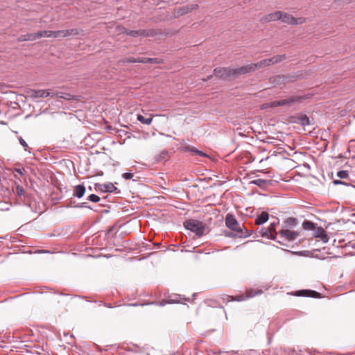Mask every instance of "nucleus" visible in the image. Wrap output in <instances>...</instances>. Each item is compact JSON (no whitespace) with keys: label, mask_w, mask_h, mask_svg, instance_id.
Wrapping results in <instances>:
<instances>
[{"label":"nucleus","mask_w":355,"mask_h":355,"mask_svg":"<svg viewBox=\"0 0 355 355\" xmlns=\"http://www.w3.org/2000/svg\"><path fill=\"white\" fill-rule=\"evenodd\" d=\"M184 227L196 234L198 237L204 234L205 225L199 220L190 219L184 223Z\"/></svg>","instance_id":"obj_3"},{"label":"nucleus","mask_w":355,"mask_h":355,"mask_svg":"<svg viewBox=\"0 0 355 355\" xmlns=\"http://www.w3.org/2000/svg\"><path fill=\"white\" fill-rule=\"evenodd\" d=\"M184 150H185L186 151L191 152L193 155H195V154H196V150H197L198 149H196V148H194V147L187 146V147H185V148H184Z\"/></svg>","instance_id":"obj_34"},{"label":"nucleus","mask_w":355,"mask_h":355,"mask_svg":"<svg viewBox=\"0 0 355 355\" xmlns=\"http://www.w3.org/2000/svg\"><path fill=\"white\" fill-rule=\"evenodd\" d=\"M263 293L261 289H254V288H249L246 291V296L245 297L243 296H239L236 299L237 301H241L246 298H250L253 297L257 295H261Z\"/></svg>","instance_id":"obj_13"},{"label":"nucleus","mask_w":355,"mask_h":355,"mask_svg":"<svg viewBox=\"0 0 355 355\" xmlns=\"http://www.w3.org/2000/svg\"><path fill=\"white\" fill-rule=\"evenodd\" d=\"M225 225L231 230L236 233L237 236L245 237L248 236L246 231L244 232L245 228L241 226L236 219L230 214H227L225 216Z\"/></svg>","instance_id":"obj_2"},{"label":"nucleus","mask_w":355,"mask_h":355,"mask_svg":"<svg viewBox=\"0 0 355 355\" xmlns=\"http://www.w3.org/2000/svg\"><path fill=\"white\" fill-rule=\"evenodd\" d=\"M33 37H34V40H35L41 37H51V35L50 31H40L36 33H33Z\"/></svg>","instance_id":"obj_21"},{"label":"nucleus","mask_w":355,"mask_h":355,"mask_svg":"<svg viewBox=\"0 0 355 355\" xmlns=\"http://www.w3.org/2000/svg\"><path fill=\"white\" fill-rule=\"evenodd\" d=\"M18 140H19V142L20 143V144L23 146L24 150L27 151L28 148V146L27 143L26 142V141L21 137H19Z\"/></svg>","instance_id":"obj_31"},{"label":"nucleus","mask_w":355,"mask_h":355,"mask_svg":"<svg viewBox=\"0 0 355 355\" xmlns=\"http://www.w3.org/2000/svg\"><path fill=\"white\" fill-rule=\"evenodd\" d=\"M278 223H279V220H278V221H277V222H276V221H273V222L270 223V226L268 227V230H270V234H271L272 235H273V234H275L276 235L277 234V231H276V230H275V226H276V225H277V224H278Z\"/></svg>","instance_id":"obj_26"},{"label":"nucleus","mask_w":355,"mask_h":355,"mask_svg":"<svg viewBox=\"0 0 355 355\" xmlns=\"http://www.w3.org/2000/svg\"><path fill=\"white\" fill-rule=\"evenodd\" d=\"M225 236H228V237H234V236H237V235H236V233L234 234L233 233L228 232V233L225 234Z\"/></svg>","instance_id":"obj_42"},{"label":"nucleus","mask_w":355,"mask_h":355,"mask_svg":"<svg viewBox=\"0 0 355 355\" xmlns=\"http://www.w3.org/2000/svg\"><path fill=\"white\" fill-rule=\"evenodd\" d=\"M337 176L340 179H346L349 176V173L347 171H339L337 173Z\"/></svg>","instance_id":"obj_28"},{"label":"nucleus","mask_w":355,"mask_h":355,"mask_svg":"<svg viewBox=\"0 0 355 355\" xmlns=\"http://www.w3.org/2000/svg\"><path fill=\"white\" fill-rule=\"evenodd\" d=\"M297 224V220L295 218L289 217L284 220L282 227L291 230L295 227Z\"/></svg>","instance_id":"obj_17"},{"label":"nucleus","mask_w":355,"mask_h":355,"mask_svg":"<svg viewBox=\"0 0 355 355\" xmlns=\"http://www.w3.org/2000/svg\"><path fill=\"white\" fill-rule=\"evenodd\" d=\"M124 33H126L127 35L131 36V37H138V36H148V33L146 30H135V31H131L125 29Z\"/></svg>","instance_id":"obj_16"},{"label":"nucleus","mask_w":355,"mask_h":355,"mask_svg":"<svg viewBox=\"0 0 355 355\" xmlns=\"http://www.w3.org/2000/svg\"><path fill=\"white\" fill-rule=\"evenodd\" d=\"M50 33L51 35V37H65L71 35H76L78 34V30L76 28L72 29H68V30H61V31H50Z\"/></svg>","instance_id":"obj_8"},{"label":"nucleus","mask_w":355,"mask_h":355,"mask_svg":"<svg viewBox=\"0 0 355 355\" xmlns=\"http://www.w3.org/2000/svg\"><path fill=\"white\" fill-rule=\"evenodd\" d=\"M215 76L220 78H226L233 76L232 69L230 68H216L214 70Z\"/></svg>","instance_id":"obj_9"},{"label":"nucleus","mask_w":355,"mask_h":355,"mask_svg":"<svg viewBox=\"0 0 355 355\" xmlns=\"http://www.w3.org/2000/svg\"><path fill=\"white\" fill-rule=\"evenodd\" d=\"M296 296H302V297H318L320 296V293L315 291L311 290H300L296 291Z\"/></svg>","instance_id":"obj_14"},{"label":"nucleus","mask_w":355,"mask_h":355,"mask_svg":"<svg viewBox=\"0 0 355 355\" xmlns=\"http://www.w3.org/2000/svg\"><path fill=\"white\" fill-rule=\"evenodd\" d=\"M295 122L304 126L310 124L309 119L306 115H301L297 116Z\"/></svg>","instance_id":"obj_22"},{"label":"nucleus","mask_w":355,"mask_h":355,"mask_svg":"<svg viewBox=\"0 0 355 355\" xmlns=\"http://www.w3.org/2000/svg\"><path fill=\"white\" fill-rule=\"evenodd\" d=\"M54 96L55 94L53 93H51L48 90L45 89L35 90L32 93V96L33 98H44L48 96L53 97Z\"/></svg>","instance_id":"obj_15"},{"label":"nucleus","mask_w":355,"mask_h":355,"mask_svg":"<svg viewBox=\"0 0 355 355\" xmlns=\"http://www.w3.org/2000/svg\"><path fill=\"white\" fill-rule=\"evenodd\" d=\"M258 233L260 234L261 237H264L266 239H270L271 240L276 241V234L272 235L270 234V230L268 228H261L258 230Z\"/></svg>","instance_id":"obj_18"},{"label":"nucleus","mask_w":355,"mask_h":355,"mask_svg":"<svg viewBox=\"0 0 355 355\" xmlns=\"http://www.w3.org/2000/svg\"><path fill=\"white\" fill-rule=\"evenodd\" d=\"M278 234L282 239L287 241H293L300 236L298 232L283 227L279 231Z\"/></svg>","instance_id":"obj_6"},{"label":"nucleus","mask_w":355,"mask_h":355,"mask_svg":"<svg viewBox=\"0 0 355 355\" xmlns=\"http://www.w3.org/2000/svg\"><path fill=\"white\" fill-rule=\"evenodd\" d=\"M254 66H253V63L248 64L247 65L232 69L233 72V76L236 77L241 75H244L248 73L254 72Z\"/></svg>","instance_id":"obj_7"},{"label":"nucleus","mask_w":355,"mask_h":355,"mask_svg":"<svg viewBox=\"0 0 355 355\" xmlns=\"http://www.w3.org/2000/svg\"><path fill=\"white\" fill-rule=\"evenodd\" d=\"M125 62L129 63H135L137 62L136 58L134 57H130L126 59Z\"/></svg>","instance_id":"obj_39"},{"label":"nucleus","mask_w":355,"mask_h":355,"mask_svg":"<svg viewBox=\"0 0 355 355\" xmlns=\"http://www.w3.org/2000/svg\"><path fill=\"white\" fill-rule=\"evenodd\" d=\"M150 58L141 57L142 63H149Z\"/></svg>","instance_id":"obj_41"},{"label":"nucleus","mask_w":355,"mask_h":355,"mask_svg":"<svg viewBox=\"0 0 355 355\" xmlns=\"http://www.w3.org/2000/svg\"><path fill=\"white\" fill-rule=\"evenodd\" d=\"M133 177V173H125L123 174V178L125 180L131 179Z\"/></svg>","instance_id":"obj_35"},{"label":"nucleus","mask_w":355,"mask_h":355,"mask_svg":"<svg viewBox=\"0 0 355 355\" xmlns=\"http://www.w3.org/2000/svg\"><path fill=\"white\" fill-rule=\"evenodd\" d=\"M167 156V153L164 151V152H162L158 156H157L155 157V161L157 162H159L160 161H162V159H165Z\"/></svg>","instance_id":"obj_32"},{"label":"nucleus","mask_w":355,"mask_h":355,"mask_svg":"<svg viewBox=\"0 0 355 355\" xmlns=\"http://www.w3.org/2000/svg\"><path fill=\"white\" fill-rule=\"evenodd\" d=\"M178 302H179V300H176V299H173V300L171 299L168 301L169 303H177Z\"/></svg>","instance_id":"obj_43"},{"label":"nucleus","mask_w":355,"mask_h":355,"mask_svg":"<svg viewBox=\"0 0 355 355\" xmlns=\"http://www.w3.org/2000/svg\"><path fill=\"white\" fill-rule=\"evenodd\" d=\"M276 20H282L284 23L290 24H302L304 21V18H295L293 16L284 13L281 11H277L273 13H270L266 16H265L261 21H272Z\"/></svg>","instance_id":"obj_1"},{"label":"nucleus","mask_w":355,"mask_h":355,"mask_svg":"<svg viewBox=\"0 0 355 355\" xmlns=\"http://www.w3.org/2000/svg\"><path fill=\"white\" fill-rule=\"evenodd\" d=\"M75 207L82 208V207H86V208H90L87 205V202H82L76 205Z\"/></svg>","instance_id":"obj_36"},{"label":"nucleus","mask_w":355,"mask_h":355,"mask_svg":"<svg viewBox=\"0 0 355 355\" xmlns=\"http://www.w3.org/2000/svg\"><path fill=\"white\" fill-rule=\"evenodd\" d=\"M108 198V196H106L103 199H107Z\"/></svg>","instance_id":"obj_45"},{"label":"nucleus","mask_w":355,"mask_h":355,"mask_svg":"<svg viewBox=\"0 0 355 355\" xmlns=\"http://www.w3.org/2000/svg\"><path fill=\"white\" fill-rule=\"evenodd\" d=\"M87 199L93 202H98L101 200L100 197L95 194L89 195Z\"/></svg>","instance_id":"obj_30"},{"label":"nucleus","mask_w":355,"mask_h":355,"mask_svg":"<svg viewBox=\"0 0 355 355\" xmlns=\"http://www.w3.org/2000/svg\"><path fill=\"white\" fill-rule=\"evenodd\" d=\"M269 218V215L267 212L263 211L255 219V224L257 225H263L266 223Z\"/></svg>","instance_id":"obj_19"},{"label":"nucleus","mask_w":355,"mask_h":355,"mask_svg":"<svg viewBox=\"0 0 355 355\" xmlns=\"http://www.w3.org/2000/svg\"><path fill=\"white\" fill-rule=\"evenodd\" d=\"M136 60H137V62H138V63H142V62L141 61V57H139V58H136Z\"/></svg>","instance_id":"obj_44"},{"label":"nucleus","mask_w":355,"mask_h":355,"mask_svg":"<svg viewBox=\"0 0 355 355\" xmlns=\"http://www.w3.org/2000/svg\"><path fill=\"white\" fill-rule=\"evenodd\" d=\"M137 120L141 122V123H144V124H146V125H149L151 123L152 121H153V119L149 117V118H146L144 117L143 115H141V114H138L137 115Z\"/></svg>","instance_id":"obj_23"},{"label":"nucleus","mask_w":355,"mask_h":355,"mask_svg":"<svg viewBox=\"0 0 355 355\" xmlns=\"http://www.w3.org/2000/svg\"><path fill=\"white\" fill-rule=\"evenodd\" d=\"M33 41L34 40V37H33V33H31V34H27V35H21L19 38V41Z\"/></svg>","instance_id":"obj_27"},{"label":"nucleus","mask_w":355,"mask_h":355,"mask_svg":"<svg viewBox=\"0 0 355 355\" xmlns=\"http://www.w3.org/2000/svg\"><path fill=\"white\" fill-rule=\"evenodd\" d=\"M15 192H16L17 195L19 196H24L25 193H26L24 189L19 185H17L16 187Z\"/></svg>","instance_id":"obj_29"},{"label":"nucleus","mask_w":355,"mask_h":355,"mask_svg":"<svg viewBox=\"0 0 355 355\" xmlns=\"http://www.w3.org/2000/svg\"><path fill=\"white\" fill-rule=\"evenodd\" d=\"M14 171L17 173L19 175H24V168H15Z\"/></svg>","instance_id":"obj_38"},{"label":"nucleus","mask_w":355,"mask_h":355,"mask_svg":"<svg viewBox=\"0 0 355 355\" xmlns=\"http://www.w3.org/2000/svg\"><path fill=\"white\" fill-rule=\"evenodd\" d=\"M302 227L306 230H313L315 227V225L311 221L305 220L302 223Z\"/></svg>","instance_id":"obj_24"},{"label":"nucleus","mask_w":355,"mask_h":355,"mask_svg":"<svg viewBox=\"0 0 355 355\" xmlns=\"http://www.w3.org/2000/svg\"><path fill=\"white\" fill-rule=\"evenodd\" d=\"M313 231V236L315 238H319L323 243H327L329 241V236L327 234L326 231L321 227L315 226Z\"/></svg>","instance_id":"obj_11"},{"label":"nucleus","mask_w":355,"mask_h":355,"mask_svg":"<svg viewBox=\"0 0 355 355\" xmlns=\"http://www.w3.org/2000/svg\"><path fill=\"white\" fill-rule=\"evenodd\" d=\"M198 8V4H192L189 6H182L180 8H178L175 10V13L177 16H181L184 14H187L190 12H191L193 10L197 9Z\"/></svg>","instance_id":"obj_12"},{"label":"nucleus","mask_w":355,"mask_h":355,"mask_svg":"<svg viewBox=\"0 0 355 355\" xmlns=\"http://www.w3.org/2000/svg\"><path fill=\"white\" fill-rule=\"evenodd\" d=\"M96 191H101L102 193H114L115 194H120L121 191L116 187H115L112 182H107L105 184L96 183L94 184Z\"/></svg>","instance_id":"obj_5"},{"label":"nucleus","mask_w":355,"mask_h":355,"mask_svg":"<svg viewBox=\"0 0 355 355\" xmlns=\"http://www.w3.org/2000/svg\"><path fill=\"white\" fill-rule=\"evenodd\" d=\"M252 184H255L259 187H264L268 183V181L266 180H263V179H260V178H258V179H256V180H254L251 182Z\"/></svg>","instance_id":"obj_25"},{"label":"nucleus","mask_w":355,"mask_h":355,"mask_svg":"<svg viewBox=\"0 0 355 355\" xmlns=\"http://www.w3.org/2000/svg\"><path fill=\"white\" fill-rule=\"evenodd\" d=\"M85 193V187L83 184H78L74 187L73 196L78 198H82Z\"/></svg>","instance_id":"obj_20"},{"label":"nucleus","mask_w":355,"mask_h":355,"mask_svg":"<svg viewBox=\"0 0 355 355\" xmlns=\"http://www.w3.org/2000/svg\"><path fill=\"white\" fill-rule=\"evenodd\" d=\"M195 155H199L200 157H207V155L205 153H203L202 151H200L199 150H196V153Z\"/></svg>","instance_id":"obj_40"},{"label":"nucleus","mask_w":355,"mask_h":355,"mask_svg":"<svg viewBox=\"0 0 355 355\" xmlns=\"http://www.w3.org/2000/svg\"><path fill=\"white\" fill-rule=\"evenodd\" d=\"M285 55H277L270 58L262 60L260 62L253 64V66H254V71L259 68H263L267 66H270L275 63L280 62L285 60Z\"/></svg>","instance_id":"obj_4"},{"label":"nucleus","mask_w":355,"mask_h":355,"mask_svg":"<svg viewBox=\"0 0 355 355\" xmlns=\"http://www.w3.org/2000/svg\"><path fill=\"white\" fill-rule=\"evenodd\" d=\"M297 101V98L295 97H291L286 99L274 101L268 103L270 107H277V106H287L293 104Z\"/></svg>","instance_id":"obj_10"},{"label":"nucleus","mask_w":355,"mask_h":355,"mask_svg":"<svg viewBox=\"0 0 355 355\" xmlns=\"http://www.w3.org/2000/svg\"><path fill=\"white\" fill-rule=\"evenodd\" d=\"M333 183L335 184V185H337V184H344V185H348L346 182H343V181H341V180H335L333 181Z\"/></svg>","instance_id":"obj_37"},{"label":"nucleus","mask_w":355,"mask_h":355,"mask_svg":"<svg viewBox=\"0 0 355 355\" xmlns=\"http://www.w3.org/2000/svg\"><path fill=\"white\" fill-rule=\"evenodd\" d=\"M162 62V61L159 58H150L149 63H150V64H159Z\"/></svg>","instance_id":"obj_33"}]
</instances>
